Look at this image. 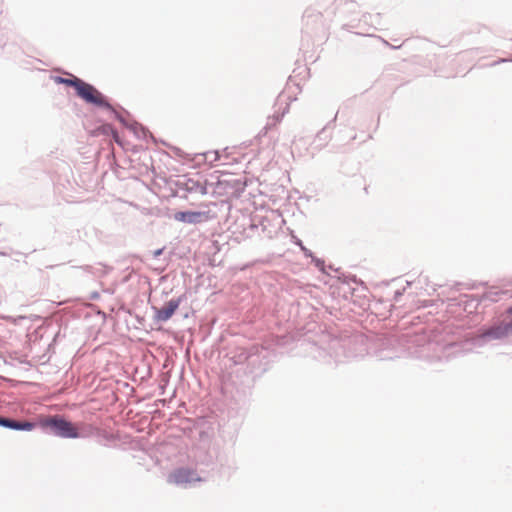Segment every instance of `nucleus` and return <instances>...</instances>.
Instances as JSON below:
<instances>
[{"mask_svg":"<svg viewBox=\"0 0 512 512\" xmlns=\"http://www.w3.org/2000/svg\"><path fill=\"white\" fill-rule=\"evenodd\" d=\"M180 303V298L170 300L164 307L156 310L155 319L160 322L169 320L178 309Z\"/></svg>","mask_w":512,"mask_h":512,"instance_id":"6","label":"nucleus"},{"mask_svg":"<svg viewBox=\"0 0 512 512\" xmlns=\"http://www.w3.org/2000/svg\"><path fill=\"white\" fill-rule=\"evenodd\" d=\"M512 331V327L509 323L507 317L503 320V322L499 325L493 326L485 331H483L479 337L486 339H500L502 337L507 336Z\"/></svg>","mask_w":512,"mask_h":512,"instance_id":"5","label":"nucleus"},{"mask_svg":"<svg viewBox=\"0 0 512 512\" xmlns=\"http://www.w3.org/2000/svg\"><path fill=\"white\" fill-rule=\"evenodd\" d=\"M199 480L200 478L196 476V473L187 468L176 469L168 477V482L176 485L187 484L192 481Z\"/></svg>","mask_w":512,"mask_h":512,"instance_id":"4","label":"nucleus"},{"mask_svg":"<svg viewBox=\"0 0 512 512\" xmlns=\"http://www.w3.org/2000/svg\"><path fill=\"white\" fill-rule=\"evenodd\" d=\"M75 90L77 95L87 103H91L99 107L110 108V104L104 96L91 84L80 79Z\"/></svg>","mask_w":512,"mask_h":512,"instance_id":"1","label":"nucleus"},{"mask_svg":"<svg viewBox=\"0 0 512 512\" xmlns=\"http://www.w3.org/2000/svg\"><path fill=\"white\" fill-rule=\"evenodd\" d=\"M34 427H35L34 423H31V422H28V421L20 422V421H15V420H12V419H9L8 420V424H7V428L15 429V430L30 431Z\"/></svg>","mask_w":512,"mask_h":512,"instance_id":"7","label":"nucleus"},{"mask_svg":"<svg viewBox=\"0 0 512 512\" xmlns=\"http://www.w3.org/2000/svg\"><path fill=\"white\" fill-rule=\"evenodd\" d=\"M8 420H9L8 418L0 417V425L4 426V427H7Z\"/></svg>","mask_w":512,"mask_h":512,"instance_id":"9","label":"nucleus"},{"mask_svg":"<svg viewBox=\"0 0 512 512\" xmlns=\"http://www.w3.org/2000/svg\"><path fill=\"white\" fill-rule=\"evenodd\" d=\"M113 136H114V139H115L116 141H118V140H117V133H116V132H114V133H113Z\"/></svg>","mask_w":512,"mask_h":512,"instance_id":"10","label":"nucleus"},{"mask_svg":"<svg viewBox=\"0 0 512 512\" xmlns=\"http://www.w3.org/2000/svg\"><path fill=\"white\" fill-rule=\"evenodd\" d=\"M174 219L178 222L197 224L211 219L209 211H186L174 214Z\"/></svg>","mask_w":512,"mask_h":512,"instance_id":"3","label":"nucleus"},{"mask_svg":"<svg viewBox=\"0 0 512 512\" xmlns=\"http://www.w3.org/2000/svg\"><path fill=\"white\" fill-rule=\"evenodd\" d=\"M47 425L54 429L55 433L64 438H77L79 433L77 428L69 421L62 418H51L47 421Z\"/></svg>","mask_w":512,"mask_h":512,"instance_id":"2","label":"nucleus"},{"mask_svg":"<svg viewBox=\"0 0 512 512\" xmlns=\"http://www.w3.org/2000/svg\"><path fill=\"white\" fill-rule=\"evenodd\" d=\"M79 81H80V79L75 76H72L71 78H62V77L55 78L56 83L65 84L67 86H72L75 89L78 86Z\"/></svg>","mask_w":512,"mask_h":512,"instance_id":"8","label":"nucleus"}]
</instances>
